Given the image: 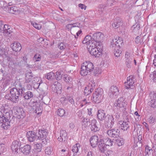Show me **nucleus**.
<instances>
[{"label":"nucleus","instance_id":"obj_24","mask_svg":"<svg viewBox=\"0 0 156 156\" xmlns=\"http://www.w3.org/2000/svg\"><path fill=\"white\" fill-rule=\"evenodd\" d=\"M98 138L97 136L94 135L91 137L90 139V142L91 146L94 147H96L98 142Z\"/></svg>","mask_w":156,"mask_h":156},{"label":"nucleus","instance_id":"obj_8","mask_svg":"<svg viewBox=\"0 0 156 156\" xmlns=\"http://www.w3.org/2000/svg\"><path fill=\"white\" fill-rule=\"evenodd\" d=\"M95 86V83L94 80L89 81L88 85L84 89L85 95L87 96L90 94L93 91Z\"/></svg>","mask_w":156,"mask_h":156},{"label":"nucleus","instance_id":"obj_57","mask_svg":"<svg viewBox=\"0 0 156 156\" xmlns=\"http://www.w3.org/2000/svg\"><path fill=\"white\" fill-rule=\"evenodd\" d=\"M150 98L156 101V92H153L151 93L150 95Z\"/></svg>","mask_w":156,"mask_h":156},{"label":"nucleus","instance_id":"obj_45","mask_svg":"<svg viewBox=\"0 0 156 156\" xmlns=\"http://www.w3.org/2000/svg\"><path fill=\"white\" fill-rule=\"evenodd\" d=\"M54 76V73L52 72H51L45 76V77L48 80H51L53 78Z\"/></svg>","mask_w":156,"mask_h":156},{"label":"nucleus","instance_id":"obj_37","mask_svg":"<svg viewBox=\"0 0 156 156\" xmlns=\"http://www.w3.org/2000/svg\"><path fill=\"white\" fill-rule=\"evenodd\" d=\"M33 96V94L30 91L26 92L23 94V97L25 99L27 100L30 99Z\"/></svg>","mask_w":156,"mask_h":156},{"label":"nucleus","instance_id":"obj_53","mask_svg":"<svg viewBox=\"0 0 156 156\" xmlns=\"http://www.w3.org/2000/svg\"><path fill=\"white\" fill-rule=\"evenodd\" d=\"M90 103V102L89 101V100L88 101L86 99H84L80 103V107H82L84 105Z\"/></svg>","mask_w":156,"mask_h":156},{"label":"nucleus","instance_id":"obj_61","mask_svg":"<svg viewBox=\"0 0 156 156\" xmlns=\"http://www.w3.org/2000/svg\"><path fill=\"white\" fill-rule=\"evenodd\" d=\"M104 153L106 156H109V154H111V152L110 151L108 150L107 149L106 151L105 152H103Z\"/></svg>","mask_w":156,"mask_h":156},{"label":"nucleus","instance_id":"obj_51","mask_svg":"<svg viewBox=\"0 0 156 156\" xmlns=\"http://www.w3.org/2000/svg\"><path fill=\"white\" fill-rule=\"evenodd\" d=\"M62 74L60 72L57 71L55 75V77L57 80H60L62 78Z\"/></svg>","mask_w":156,"mask_h":156},{"label":"nucleus","instance_id":"obj_33","mask_svg":"<svg viewBox=\"0 0 156 156\" xmlns=\"http://www.w3.org/2000/svg\"><path fill=\"white\" fill-rule=\"evenodd\" d=\"M33 78V76L31 73L28 72L27 73L25 77L26 83H29Z\"/></svg>","mask_w":156,"mask_h":156},{"label":"nucleus","instance_id":"obj_26","mask_svg":"<svg viewBox=\"0 0 156 156\" xmlns=\"http://www.w3.org/2000/svg\"><path fill=\"white\" fill-rule=\"evenodd\" d=\"M97 121L96 119H93L90 121V128L92 131L96 132L99 130V128L96 125Z\"/></svg>","mask_w":156,"mask_h":156},{"label":"nucleus","instance_id":"obj_2","mask_svg":"<svg viewBox=\"0 0 156 156\" xmlns=\"http://www.w3.org/2000/svg\"><path fill=\"white\" fill-rule=\"evenodd\" d=\"M97 44H92L89 46H87V49L90 54L95 57H99L102 54V44L101 42H98Z\"/></svg>","mask_w":156,"mask_h":156},{"label":"nucleus","instance_id":"obj_54","mask_svg":"<svg viewBox=\"0 0 156 156\" xmlns=\"http://www.w3.org/2000/svg\"><path fill=\"white\" fill-rule=\"evenodd\" d=\"M31 24L34 27L38 30H39L41 28V26L40 24L33 22H31Z\"/></svg>","mask_w":156,"mask_h":156},{"label":"nucleus","instance_id":"obj_36","mask_svg":"<svg viewBox=\"0 0 156 156\" xmlns=\"http://www.w3.org/2000/svg\"><path fill=\"white\" fill-rule=\"evenodd\" d=\"M153 150L151 148L149 147L148 146H146L145 147V154L146 156H148L151 155L152 153Z\"/></svg>","mask_w":156,"mask_h":156},{"label":"nucleus","instance_id":"obj_25","mask_svg":"<svg viewBox=\"0 0 156 156\" xmlns=\"http://www.w3.org/2000/svg\"><path fill=\"white\" fill-rule=\"evenodd\" d=\"M106 145L104 143V141L103 139H100L99 142L98 148L99 150L102 152H105L107 150L106 147Z\"/></svg>","mask_w":156,"mask_h":156},{"label":"nucleus","instance_id":"obj_40","mask_svg":"<svg viewBox=\"0 0 156 156\" xmlns=\"http://www.w3.org/2000/svg\"><path fill=\"white\" fill-rule=\"evenodd\" d=\"M65 113V110L62 108H60L57 111V115L61 117L64 116Z\"/></svg>","mask_w":156,"mask_h":156},{"label":"nucleus","instance_id":"obj_12","mask_svg":"<svg viewBox=\"0 0 156 156\" xmlns=\"http://www.w3.org/2000/svg\"><path fill=\"white\" fill-rule=\"evenodd\" d=\"M123 43V41L121 37H116L112 40L111 42V47L114 48V47L119 45L122 46Z\"/></svg>","mask_w":156,"mask_h":156},{"label":"nucleus","instance_id":"obj_64","mask_svg":"<svg viewBox=\"0 0 156 156\" xmlns=\"http://www.w3.org/2000/svg\"><path fill=\"white\" fill-rule=\"evenodd\" d=\"M86 156H94V154L91 151L88 152Z\"/></svg>","mask_w":156,"mask_h":156},{"label":"nucleus","instance_id":"obj_38","mask_svg":"<svg viewBox=\"0 0 156 156\" xmlns=\"http://www.w3.org/2000/svg\"><path fill=\"white\" fill-rule=\"evenodd\" d=\"M64 80L66 83H73L72 78L66 75H64Z\"/></svg>","mask_w":156,"mask_h":156},{"label":"nucleus","instance_id":"obj_5","mask_svg":"<svg viewBox=\"0 0 156 156\" xmlns=\"http://www.w3.org/2000/svg\"><path fill=\"white\" fill-rule=\"evenodd\" d=\"M127 103L123 98L120 97L115 101L114 103V106L120 112L125 113L126 109Z\"/></svg>","mask_w":156,"mask_h":156},{"label":"nucleus","instance_id":"obj_3","mask_svg":"<svg viewBox=\"0 0 156 156\" xmlns=\"http://www.w3.org/2000/svg\"><path fill=\"white\" fill-rule=\"evenodd\" d=\"M97 116L98 119L100 120H105V123H110V125L108 127L111 128L113 127L114 124V120L113 116L112 115H106V114L104 111L102 110H99L98 112Z\"/></svg>","mask_w":156,"mask_h":156},{"label":"nucleus","instance_id":"obj_41","mask_svg":"<svg viewBox=\"0 0 156 156\" xmlns=\"http://www.w3.org/2000/svg\"><path fill=\"white\" fill-rule=\"evenodd\" d=\"M38 80L39 79L38 78L33 77L29 83L30 86L33 85H35L36 83L38 84L37 82Z\"/></svg>","mask_w":156,"mask_h":156},{"label":"nucleus","instance_id":"obj_21","mask_svg":"<svg viewBox=\"0 0 156 156\" xmlns=\"http://www.w3.org/2000/svg\"><path fill=\"white\" fill-rule=\"evenodd\" d=\"M118 124L119 128L124 131L126 130L129 127L128 122L121 121L119 122Z\"/></svg>","mask_w":156,"mask_h":156},{"label":"nucleus","instance_id":"obj_46","mask_svg":"<svg viewBox=\"0 0 156 156\" xmlns=\"http://www.w3.org/2000/svg\"><path fill=\"white\" fill-rule=\"evenodd\" d=\"M52 148L49 147H47L45 150V153L48 155L50 154L52 152Z\"/></svg>","mask_w":156,"mask_h":156},{"label":"nucleus","instance_id":"obj_28","mask_svg":"<svg viewBox=\"0 0 156 156\" xmlns=\"http://www.w3.org/2000/svg\"><path fill=\"white\" fill-rule=\"evenodd\" d=\"M31 149V146L29 145H27L21 148V152L25 155H27L29 154Z\"/></svg>","mask_w":156,"mask_h":156},{"label":"nucleus","instance_id":"obj_35","mask_svg":"<svg viewBox=\"0 0 156 156\" xmlns=\"http://www.w3.org/2000/svg\"><path fill=\"white\" fill-rule=\"evenodd\" d=\"M104 143L106 146H112L113 145V141L112 140L109 138H106L103 140Z\"/></svg>","mask_w":156,"mask_h":156},{"label":"nucleus","instance_id":"obj_30","mask_svg":"<svg viewBox=\"0 0 156 156\" xmlns=\"http://www.w3.org/2000/svg\"><path fill=\"white\" fill-rule=\"evenodd\" d=\"M114 55L117 57H119L122 52V49L119 45L114 47Z\"/></svg>","mask_w":156,"mask_h":156},{"label":"nucleus","instance_id":"obj_27","mask_svg":"<svg viewBox=\"0 0 156 156\" xmlns=\"http://www.w3.org/2000/svg\"><path fill=\"white\" fill-rule=\"evenodd\" d=\"M90 122L89 119L86 118H84L81 121L82 129L83 130L85 129L90 126Z\"/></svg>","mask_w":156,"mask_h":156},{"label":"nucleus","instance_id":"obj_18","mask_svg":"<svg viewBox=\"0 0 156 156\" xmlns=\"http://www.w3.org/2000/svg\"><path fill=\"white\" fill-rule=\"evenodd\" d=\"M10 47L13 51L16 52L20 51L22 48L20 44L17 41H15L12 44L10 45Z\"/></svg>","mask_w":156,"mask_h":156},{"label":"nucleus","instance_id":"obj_43","mask_svg":"<svg viewBox=\"0 0 156 156\" xmlns=\"http://www.w3.org/2000/svg\"><path fill=\"white\" fill-rule=\"evenodd\" d=\"M148 122L151 124H153L156 122V119L154 116H151L148 119Z\"/></svg>","mask_w":156,"mask_h":156},{"label":"nucleus","instance_id":"obj_31","mask_svg":"<svg viewBox=\"0 0 156 156\" xmlns=\"http://www.w3.org/2000/svg\"><path fill=\"white\" fill-rule=\"evenodd\" d=\"M16 88H13L12 89H17V91L20 93V95H22L25 90L24 87L22 86L20 83L18 84H16Z\"/></svg>","mask_w":156,"mask_h":156},{"label":"nucleus","instance_id":"obj_7","mask_svg":"<svg viewBox=\"0 0 156 156\" xmlns=\"http://www.w3.org/2000/svg\"><path fill=\"white\" fill-rule=\"evenodd\" d=\"M103 90L100 88L95 90L93 94L92 100L95 103H99L103 98Z\"/></svg>","mask_w":156,"mask_h":156},{"label":"nucleus","instance_id":"obj_13","mask_svg":"<svg viewBox=\"0 0 156 156\" xmlns=\"http://www.w3.org/2000/svg\"><path fill=\"white\" fill-rule=\"evenodd\" d=\"M6 10L8 12L15 15L19 14L20 11L16 6L10 7V5L6 7Z\"/></svg>","mask_w":156,"mask_h":156},{"label":"nucleus","instance_id":"obj_32","mask_svg":"<svg viewBox=\"0 0 156 156\" xmlns=\"http://www.w3.org/2000/svg\"><path fill=\"white\" fill-rule=\"evenodd\" d=\"M124 139L121 137H119L115 140V143L119 147L121 146L124 145Z\"/></svg>","mask_w":156,"mask_h":156},{"label":"nucleus","instance_id":"obj_16","mask_svg":"<svg viewBox=\"0 0 156 156\" xmlns=\"http://www.w3.org/2000/svg\"><path fill=\"white\" fill-rule=\"evenodd\" d=\"M119 93L118 87L115 86H112L110 88L108 95L111 97H113L114 96L118 95Z\"/></svg>","mask_w":156,"mask_h":156},{"label":"nucleus","instance_id":"obj_14","mask_svg":"<svg viewBox=\"0 0 156 156\" xmlns=\"http://www.w3.org/2000/svg\"><path fill=\"white\" fill-rule=\"evenodd\" d=\"M119 132L118 129H113L108 130L107 134L110 137L115 138L118 136Z\"/></svg>","mask_w":156,"mask_h":156},{"label":"nucleus","instance_id":"obj_49","mask_svg":"<svg viewBox=\"0 0 156 156\" xmlns=\"http://www.w3.org/2000/svg\"><path fill=\"white\" fill-rule=\"evenodd\" d=\"M149 105L151 107L155 108L156 107V101L151 99L149 102Z\"/></svg>","mask_w":156,"mask_h":156},{"label":"nucleus","instance_id":"obj_4","mask_svg":"<svg viewBox=\"0 0 156 156\" xmlns=\"http://www.w3.org/2000/svg\"><path fill=\"white\" fill-rule=\"evenodd\" d=\"M94 68V66L92 62L89 61L84 62L81 66L80 73L83 76H86L92 71Z\"/></svg>","mask_w":156,"mask_h":156},{"label":"nucleus","instance_id":"obj_63","mask_svg":"<svg viewBox=\"0 0 156 156\" xmlns=\"http://www.w3.org/2000/svg\"><path fill=\"white\" fill-rule=\"evenodd\" d=\"M78 6L79 7L82 9H85V6L83 4H79Z\"/></svg>","mask_w":156,"mask_h":156},{"label":"nucleus","instance_id":"obj_11","mask_svg":"<svg viewBox=\"0 0 156 156\" xmlns=\"http://www.w3.org/2000/svg\"><path fill=\"white\" fill-rule=\"evenodd\" d=\"M14 113L16 117L19 119H23L26 116L25 112L23 109L20 108H16Z\"/></svg>","mask_w":156,"mask_h":156},{"label":"nucleus","instance_id":"obj_34","mask_svg":"<svg viewBox=\"0 0 156 156\" xmlns=\"http://www.w3.org/2000/svg\"><path fill=\"white\" fill-rule=\"evenodd\" d=\"M34 147L37 152H40L41 150L42 145L41 143H37L35 142L34 143Z\"/></svg>","mask_w":156,"mask_h":156},{"label":"nucleus","instance_id":"obj_17","mask_svg":"<svg viewBox=\"0 0 156 156\" xmlns=\"http://www.w3.org/2000/svg\"><path fill=\"white\" fill-rule=\"evenodd\" d=\"M104 37V35L101 33H96L93 35V38L95 40L94 41L95 44H98V42H101L100 40L102 39Z\"/></svg>","mask_w":156,"mask_h":156},{"label":"nucleus","instance_id":"obj_55","mask_svg":"<svg viewBox=\"0 0 156 156\" xmlns=\"http://www.w3.org/2000/svg\"><path fill=\"white\" fill-rule=\"evenodd\" d=\"M58 47L61 50H63L66 48V45L64 43L62 42L58 44Z\"/></svg>","mask_w":156,"mask_h":156},{"label":"nucleus","instance_id":"obj_15","mask_svg":"<svg viewBox=\"0 0 156 156\" xmlns=\"http://www.w3.org/2000/svg\"><path fill=\"white\" fill-rule=\"evenodd\" d=\"M48 135V132L44 129H39L38 134L37 135L39 139H45Z\"/></svg>","mask_w":156,"mask_h":156},{"label":"nucleus","instance_id":"obj_47","mask_svg":"<svg viewBox=\"0 0 156 156\" xmlns=\"http://www.w3.org/2000/svg\"><path fill=\"white\" fill-rule=\"evenodd\" d=\"M42 111L41 107H40V106L37 105L36 106L35 109V112L38 115H39L41 113Z\"/></svg>","mask_w":156,"mask_h":156},{"label":"nucleus","instance_id":"obj_39","mask_svg":"<svg viewBox=\"0 0 156 156\" xmlns=\"http://www.w3.org/2000/svg\"><path fill=\"white\" fill-rule=\"evenodd\" d=\"M122 23L120 20H118V21L115 22L112 24V27L115 29H117L120 26L122 25Z\"/></svg>","mask_w":156,"mask_h":156},{"label":"nucleus","instance_id":"obj_22","mask_svg":"<svg viewBox=\"0 0 156 156\" xmlns=\"http://www.w3.org/2000/svg\"><path fill=\"white\" fill-rule=\"evenodd\" d=\"M3 30L4 34L5 36H10L11 33L12 32L11 27L10 26L5 24L4 25Z\"/></svg>","mask_w":156,"mask_h":156},{"label":"nucleus","instance_id":"obj_50","mask_svg":"<svg viewBox=\"0 0 156 156\" xmlns=\"http://www.w3.org/2000/svg\"><path fill=\"white\" fill-rule=\"evenodd\" d=\"M41 56L40 55L37 54H36L33 58V60L36 61H39L41 60Z\"/></svg>","mask_w":156,"mask_h":156},{"label":"nucleus","instance_id":"obj_58","mask_svg":"<svg viewBox=\"0 0 156 156\" xmlns=\"http://www.w3.org/2000/svg\"><path fill=\"white\" fill-rule=\"evenodd\" d=\"M75 38H76V37L75 35ZM79 44V42L77 41V39H76L75 40L72 41V45L74 46V47H76Z\"/></svg>","mask_w":156,"mask_h":156},{"label":"nucleus","instance_id":"obj_29","mask_svg":"<svg viewBox=\"0 0 156 156\" xmlns=\"http://www.w3.org/2000/svg\"><path fill=\"white\" fill-rule=\"evenodd\" d=\"M81 148L79 144L77 143L74 145L72 147V151L73 153L74 156H77L79 150Z\"/></svg>","mask_w":156,"mask_h":156},{"label":"nucleus","instance_id":"obj_62","mask_svg":"<svg viewBox=\"0 0 156 156\" xmlns=\"http://www.w3.org/2000/svg\"><path fill=\"white\" fill-rule=\"evenodd\" d=\"M66 27L69 30L71 29L73 27V24H69L66 25Z\"/></svg>","mask_w":156,"mask_h":156},{"label":"nucleus","instance_id":"obj_59","mask_svg":"<svg viewBox=\"0 0 156 156\" xmlns=\"http://www.w3.org/2000/svg\"><path fill=\"white\" fill-rule=\"evenodd\" d=\"M15 64V63L13 61H10L8 64V67L9 69H13Z\"/></svg>","mask_w":156,"mask_h":156},{"label":"nucleus","instance_id":"obj_10","mask_svg":"<svg viewBox=\"0 0 156 156\" xmlns=\"http://www.w3.org/2000/svg\"><path fill=\"white\" fill-rule=\"evenodd\" d=\"M125 57L126 58V65L128 68H130L132 65L133 64V56L131 53L126 52L125 54Z\"/></svg>","mask_w":156,"mask_h":156},{"label":"nucleus","instance_id":"obj_1","mask_svg":"<svg viewBox=\"0 0 156 156\" xmlns=\"http://www.w3.org/2000/svg\"><path fill=\"white\" fill-rule=\"evenodd\" d=\"M10 108L7 105H5L0 108V124L5 129H7L10 127V118L9 111Z\"/></svg>","mask_w":156,"mask_h":156},{"label":"nucleus","instance_id":"obj_20","mask_svg":"<svg viewBox=\"0 0 156 156\" xmlns=\"http://www.w3.org/2000/svg\"><path fill=\"white\" fill-rule=\"evenodd\" d=\"M20 144L17 140L14 141L11 146V149L12 152L14 153L18 152V150L20 149Z\"/></svg>","mask_w":156,"mask_h":156},{"label":"nucleus","instance_id":"obj_19","mask_svg":"<svg viewBox=\"0 0 156 156\" xmlns=\"http://www.w3.org/2000/svg\"><path fill=\"white\" fill-rule=\"evenodd\" d=\"M60 136L58 138V140L61 142L65 141L67 138V133L65 130H61L60 131Z\"/></svg>","mask_w":156,"mask_h":156},{"label":"nucleus","instance_id":"obj_56","mask_svg":"<svg viewBox=\"0 0 156 156\" xmlns=\"http://www.w3.org/2000/svg\"><path fill=\"white\" fill-rule=\"evenodd\" d=\"M61 103L64 105H65L67 103V100L65 97H62L60 99Z\"/></svg>","mask_w":156,"mask_h":156},{"label":"nucleus","instance_id":"obj_52","mask_svg":"<svg viewBox=\"0 0 156 156\" xmlns=\"http://www.w3.org/2000/svg\"><path fill=\"white\" fill-rule=\"evenodd\" d=\"M101 73V69L99 68H96L94 70V75L97 76Z\"/></svg>","mask_w":156,"mask_h":156},{"label":"nucleus","instance_id":"obj_48","mask_svg":"<svg viewBox=\"0 0 156 156\" xmlns=\"http://www.w3.org/2000/svg\"><path fill=\"white\" fill-rule=\"evenodd\" d=\"M6 151L5 145L3 144H0V155Z\"/></svg>","mask_w":156,"mask_h":156},{"label":"nucleus","instance_id":"obj_9","mask_svg":"<svg viewBox=\"0 0 156 156\" xmlns=\"http://www.w3.org/2000/svg\"><path fill=\"white\" fill-rule=\"evenodd\" d=\"M135 78L133 76H130L127 78V81L125 82V86L127 89L133 88L134 87Z\"/></svg>","mask_w":156,"mask_h":156},{"label":"nucleus","instance_id":"obj_44","mask_svg":"<svg viewBox=\"0 0 156 156\" xmlns=\"http://www.w3.org/2000/svg\"><path fill=\"white\" fill-rule=\"evenodd\" d=\"M57 91H59L62 90V87L60 83L58 82H55V83L54 85Z\"/></svg>","mask_w":156,"mask_h":156},{"label":"nucleus","instance_id":"obj_6","mask_svg":"<svg viewBox=\"0 0 156 156\" xmlns=\"http://www.w3.org/2000/svg\"><path fill=\"white\" fill-rule=\"evenodd\" d=\"M20 93L16 89H11L9 93L5 95L6 99L11 100L13 102H16L19 100V97Z\"/></svg>","mask_w":156,"mask_h":156},{"label":"nucleus","instance_id":"obj_23","mask_svg":"<svg viewBox=\"0 0 156 156\" xmlns=\"http://www.w3.org/2000/svg\"><path fill=\"white\" fill-rule=\"evenodd\" d=\"M26 136L28 140L30 142H33L36 138V135L34 132L32 131H29L26 134Z\"/></svg>","mask_w":156,"mask_h":156},{"label":"nucleus","instance_id":"obj_42","mask_svg":"<svg viewBox=\"0 0 156 156\" xmlns=\"http://www.w3.org/2000/svg\"><path fill=\"white\" fill-rule=\"evenodd\" d=\"M84 39L86 41L89 43V45H90L91 44H92V43H94V41H93V40L91 41V40L92 39V37L90 36L87 35L86 36V37H85Z\"/></svg>","mask_w":156,"mask_h":156},{"label":"nucleus","instance_id":"obj_60","mask_svg":"<svg viewBox=\"0 0 156 156\" xmlns=\"http://www.w3.org/2000/svg\"><path fill=\"white\" fill-rule=\"evenodd\" d=\"M143 125H144V126L147 129L148 131L149 130V128L148 127V124L146 122H144L143 123Z\"/></svg>","mask_w":156,"mask_h":156}]
</instances>
